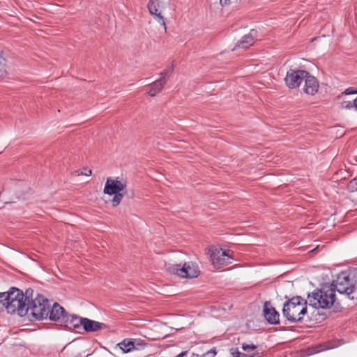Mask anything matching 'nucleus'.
I'll use <instances>...</instances> for the list:
<instances>
[{
    "label": "nucleus",
    "instance_id": "nucleus-23",
    "mask_svg": "<svg viewBox=\"0 0 357 357\" xmlns=\"http://www.w3.org/2000/svg\"><path fill=\"white\" fill-rule=\"evenodd\" d=\"M5 293H0V312H2L4 310V309L6 310V305L7 304L6 302H7L6 298H5Z\"/></svg>",
    "mask_w": 357,
    "mask_h": 357
},
{
    "label": "nucleus",
    "instance_id": "nucleus-12",
    "mask_svg": "<svg viewBox=\"0 0 357 357\" xmlns=\"http://www.w3.org/2000/svg\"><path fill=\"white\" fill-rule=\"evenodd\" d=\"M264 315L266 320L271 324H279V313L275 310V309L271 305L270 302L266 301L264 305Z\"/></svg>",
    "mask_w": 357,
    "mask_h": 357
},
{
    "label": "nucleus",
    "instance_id": "nucleus-13",
    "mask_svg": "<svg viewBox=\"0 0 357 357\" xmlns=\"http://www.w3.org/2000/svg\"><path fill=\"white\" fill-rule=\"evenodd\" d=\"M144 344L142 342L135 339L126 338L121 342L116 344V347H119L123 353H129L133 350L138 349V346H142Z\"/></svg>",
    "mask_w": 357,
    "mask_h": 357
},
{
    "label": "nucleus",
    "instance_id": "nucleus-9",
    "mask_svg": "<svg viewBox=\"0 0 357 357\" xmlns=\"http://www.w3.org/2000/svg\"><path fill=\"white\" fill-rule=\"evenodd\" d=\"M307 75L308 72L306 70L291 69L287 72L284 81L289 89H296L299 86Z\"/></svg>",
    "mask_w": 357,
    "mask_h": 357
},
{
    "label": "nucleus",
    "instance_id": "nucleus-28",
    "mask_svg": "<svg viewBox=\"0 0 357 357\" xmlns=\"http://www.w3.org/2000/svg\"><path fill=\"white\" fill-rule=\"evenodd\" d=\"M345 105L343 106L344 107L347 108V109H350L351 107H353V106H354V105L351 102H344Z\"/></svg>",
    "mask_w": 357,
    "mask_h": 357
},
{
    "label": "nucleus",
    "instance_id": "nucleus-26",
    "mask_svg": "<svg viewBox=\"0 0 357 357\" xmlns=\"http://www.w3.org/2000/svg\"><path fill=\"white\" fill-rule=\"evenodd\" d=\"M83 169H84V172H81L80 174H77V176L85 175V176H91L92 174L91 169H89L87 167H84Z\"/></svg>",
    "mask_w": 357,
    "mask_h": 357
},
{
    "label": "nucleus",
    "instance_id": "nucleus-22",
    "mask_svg": "<svg viewBox=\"0 0 357 357\" xmlns=\"http://www.w3.org/2000/svg\"><path fill=\"white\" fill-rule=\"evenodd\" d=\"M172 71L173 67L166 68L160 73V76L161 78H165V81L167 82L169 77V75L172 73Z\"/></svg>",
    "mask_w": 357,
    "mask_h": 357
},
{
    "label": "nucleus",
    "instance_id": "nucleus-11",
    "mask_svg": "<svg viewBox=\"0 0 357 357\" xmlns=\"http://www.w3.org/2000/svg\"><path fill=\"white\" fill-rule=\"evenodd\" d=\"M126 188V182L119 181L118 178L112 179L108 178L106 181L103 192L109 195L119 193Z\"/></svg>",
    "mask_w": 357,
    "mask_h": 357
},
{
    "label": "nucleus",
    "instance_id": "nucleus-30",
    "mask_svg": "<svg viewBox=\"0 0 357 357\" xmlns=\"http://www.w3.org/2000/svg\"><path fill=\"white\" fill-rule=\"evenodd\" d=\"M354 105L355 108L357 109V98L354 100Z\"/></svg>",
    "mask_w": 357,
    "mask_h": 357
},
{
    "label": "nucleus",
    "instance_id": "nucleus-20",
    "mask_svg": "<svg viewBox=\"0 0 357 357\" xmlns=\"http://www.w3.org/2000/svg\"><path fill=\"white\" fill-rule=\"evenodd\" d=\"M114 196L112 199V204L113 206H117L121 202L123 195L121 192L113 194Z\"/></svg>",
    "mask_w": 357,
    "mask_h": 357
},
{
    "label": "nucleus",
    "instance_id": "nucleus-31",
    "mask_svg": "<svg viewBox=\"0 0 357 357\" xmlns=\"http://www.w3.org/2000/svg\"><path fill=\"white\" fill-rule=\"evenodd\" d=\"M81 172L79 171H75V172L73 173L75 176H77L78 174H80Z\"/></svg>",
    "mask_w": 357,
    "mask_h": 357
},
{
    "label": "nucleus",
    "instance_id": "nucleus-24",
    "mask_svg": "<svg viewBox=\"0 0 357 357\" xmlns=\"http://www.w3.org/2000/svg\"><path fill=\"white\" fill-rule=\"evenodd\" d=\"M256 346L253 344H246V343H243L242 344V349L245 351H252L254 349H256Z\"/></svg>",
    "mask_w": 357,
    "mask_h": 357
},
{
    "label": "nucleus",
    "instance_id": "nucleus-8",
    "mask_svg": "<svg viewBox=\"0 0 357 357\" xmlns=\"http://www.w3.org/2000/svg\"><path fill=\"white\" fill-rule=\"evenodd\" d=\"M232 259L229 251H225L222 248L215 249L211 255V260L216 268L230 264Z\"/></svg>",
    "mask_w": 357,
    "mask_h": 357
},
{
    "label": "nucleus",
    "instance_id": "nucleus-10",
    "mask_svg": "<svg viewBox=\"0 0 357 357\" xmlns=\"http://www.w3.org/2000/svg\"><path fill=\"white\" fill-rule=\"evenodd\" d=\"M47 318L51 321L60 323L61 325L68 323L69 320L68 314L57 303H54L52 306L50 305Z\"/></svg>",
    "mask_w": 357,
    "mask_h": 357
},
{
    "label": "nucleus",
    "instance_id": "nucleus-5",
    "mask_svg": "<svg viewBox=\"0 0 357 357\" xmlns=\"http://www.w3.org/2000/svg\"><path fill=\"white\" fill-rule=\"evenodd\" d=\"M166 269L171 274H176L185 278H195L199 274L198 266L192 261L184 263L183 266L168 264L166 265Z\"/></svg>",
    "mask_w": 357,
    "mask_h": 357
},
{
    "label": "nucleus",
    "instance_id": "nucleus-14",
    "mask_svg": "<svg viewBox=\"0 0 357 357\" xmlns=\"http://www.w3.org/2000/svg\"><path fill=\"white\" fill-rule=\"evenodd\" d=\"M304 82V93L313 96L318 91L319 88V82L314 76L310 75L309 73L308 75L305 77Z\"/></svg>",
    "mask_w": 357,
    "mask_h": 357
},
{
    "label": "nucleus",
    "instance_id": "nucleus-15",
    "mask_svg": "<svg viewBox=\"0 0 357 357\" xmlns=\"http://www.w3.org/2000/svg\"><path fill=\"white\" fill-rule=\"evenodd\" d=\"M167 84V82L165 81V78H161L160 77L159 79L155 80V82H152L151 84L146 86V89L148 90V93L150 96L154 97L160 93L164 86Z\"/></svg>",
    "mask_w": 357,
    "mask_h": 357
},
{
    "label": "nucleus",
    "instance_id": "nucleus-29",
    "mask_svg": "<svg viewBox=\"0 0 357 357\" xmlns=\"http://www.w3.org/2000/svg\"><path fill=\"white\" fill-rule=\"evenodd\" d=\"M220 1L222 6L227 5L229 3V0H220Z\"/></svg>",
    "mask_w": 357,
    "mask_h": 357
},
{
    "label": "nucleus",
    "instance_id": "nucleus-7",
    "mask_svg": "<svg viewBox=\"0 0 357 357\" xmlns=\"http://www.w3.org/2000/svg\"><path fill=\"white\" fill-rule=\"evenodd\" d=\"M165 3L160 0H149L147 4V8L149 13L153 16L157 22L162 25L164 28L165 32H167V25L165 20L162 13L165 8Z\"/></svg>",
    "mask_w": 357,
    "mask_h": 357
},
{
    "label": "nucleus",
    "instance_id": "nucleus-18",
    "mask_svg": "<svg viewBox=\"0 0 357 357\" xmlns=\"http://www.w3.org/2000/svg\"><path fill=\"white\" fill-rule=\"evenodd\" d=\"M69 320L68 323H63L66 326L69 328L79 329L81 326L83 327L84 321L82 320L85 319L83 317H79L76 315H68Z\"/></svg>",
    "mask_w": 357,
    "mask_h": 357
},
{
    "label": "nucleus",
    "instance_id": "nucleus-25",
    "mask_svg": "<svg viewBox=\"0 0 357 357\" xmlns=\"http://www.w3.org/2000/svg\"><path fill=\"white\" fill-rule=\"evenodd\" d=\"M231 354L233 357H247V355L243 353L239 352L237 349H231Z\"/></svg>",
    "mask_w": 357,
    "mask_h": 357
},
{
    "label": "nucleus",
    "instance_id": "nucleus-16",
    "mask_svg": "<svg viewBox=\"0 0 357 357\" xmlns=\"http://www.w3.org/2000/svg\"><path fill=\"white\" fill-rule=\"evenodd\" d=\"M84 321L83 328L86 332H96L105 328L106 326L103 323L91 320L88 318L82 320Z\"/></svg>",
    "mask_w": 357,
    "mask_h": 357
},
{
    "label": "nucleus",
    "instance_id": "nucleus-17",
    "mask_svg": "<svg viewBox=\"0 0 357 357\" xmlns=\"http://www.w3.org/2000/svg\"><path fill=\"white\" fill-rule=\"evenodd\" d=\"M253 30L251 31V32L247 35H245L241 40H240L237 43L236 47L242 48V49H247L251 45H252L255 43V37L252 34Z\"/></svg>",
    "mask_w": 357,
    "mask_h": 357
},
{
    "label": "nucleus",
    "instance_id": "nucleus-4",
    "mask_svg": "<svg viewBox=\"0 0 357 357\" xmlns=\"http://www.w3.org/2000/svg\"><path fill=\"white\" fill-rule=\"evenodd\" d=\"M50 303L48 299L43 296L38 295L34 299L29 300L27 303L28 312L36 320H42L47 319L50 312Z\"/></svg>",
    "mask_w": 357,
    "mask_h": 357
},
{
    "label": "nucleus",
    "instance_id": "nucleus-3",
    "mask_svg": "<svg viewBox=\"0 0 357 357\" xmlns=\"http://www.w3.org/2000/svg\"><path fill=\"white\" fill-rule=\"evenodd\" d=\"M307 300L301 296L293 297L284 303L282 314L291 323L301 322L303 316L307 313Z\"/></svg>",
    "mask_w": 357,
    "mask_h": 357
},
{
    "label": "nucleus",
    "instance_id": "nucleus-19",
    "mask_svg": "<svg viewBox=\"0 0 357 357\" xmlns=\"http://www.w3.org/2000/svg\"><path fill=\"white\" fill-rule=\"evenodd\" d=\"M7 73L6 59L3 57L2 54L0 52V80L6 77Z\"/></svg>",
    "mask_w": 357,
    "mask_h": 357
},
{
    "label": "nucleus",
    "instance_id": "nucleus-6",
    "mask_svg": "<svg viewBox=\"0 0 357 357\" xmlns=\"http://www.w3.org/2000/svg\"><path fill=\"white\" fill-rule=\"evenodd\" d=\"M330 287L335 289V291L349 296L354 291L355 283L347 272H341Z\"/></svg>",
    "mask_w": 357,
    "mask_h": 357
},
{
    "label": "nucleus",
    "instance_id": "nucleus-27",
    "mask_svg": "<svg viewBox=\"0 0 357 357\" xmlns=\"http://www.w3.org/2000/svg\"><path fill=\"white\" fill-rule=\"evenodd\" d=\"M344 93L345 94H355V93H357V90L354 89V88H349L347 89H346V91H344Z\"/></svg>",
    "mask_w": 357,
    "mask_h": 357
},
{
    "label": "nucleus",
    "instance_id": "nucleus-1",
    "mask_svg": "<svg viewBox=\"0 0 357 357\" xmlns=\"http://www.w3.org/2000/svg\"><path fill=\"white\" fill-rule=\"evenodd\" d=\"M5 293L7 302L6 310L8 313L17 312L20 317L28 314L27 303H29V297L32 296L33 290L29 289L25 294L20 289L12 287Z\"/></svg>",
    "mask_w": 357,
    "mask_h": 357
},
{
    "label": "nucleus",
    "instance_id": "nucleus-2",
    "mask_svg": "<svg viewBox=\"0 0 357 357\" xmlns=\"http://www.w3.org/2000/svg\"><path fill=\"white\" fill-rule=\"evenodd\" d=\"M335 301V289L330 285L323 286L308 294L307 302L317 309H328Z\"/></svg>",
    "mask_w": 357,
    "mask_h": 357
},
{
    "label": "nucleus",
    "instance_id": "nucleus-21",
    "mask_svg": "<svg viewBox=\"0 0 357 357\" xmlns=\"http://www.w3.org/2000/svg\"><path fill=\"white\" fill-rule=\"evenodd\" d=\"M347 190L351 192L357 191V178H353L349 182Z\"/></svg>",
    "mask_w": 357,
    "mask_h": 357
}]
</instances>
